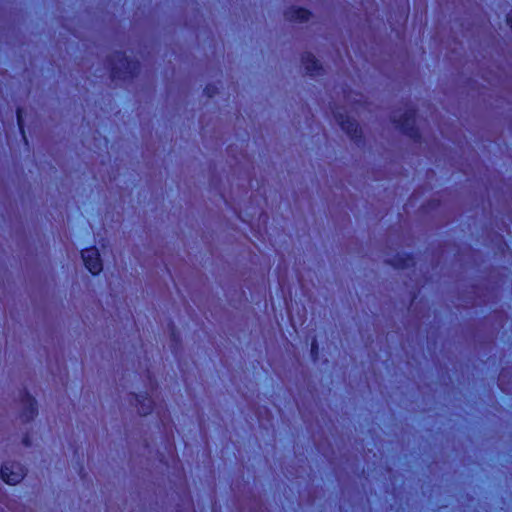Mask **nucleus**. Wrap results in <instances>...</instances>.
Listing matches in <instances>:
<instances>
[{
  "label": "nucleus",
  "mask_w": 512,
  "mask_h": 512,
  "mask_svg": "<svg viewBox=\"0 0 512 512\" xmlns=\"http://www.w3.org/2000/svg\"><path fill=\"white\" fill-rule=\"evenodd\" d=\"M106 60L109 65V76L112 82L130 83L140 73V62L127 56L124 51H114L107 56Z\"/></svg>",
  "instance_id": "1"
},
{
  "label": "nucleus",
  "mask_w": 512,
  "mask_h": 512,
  "mask_svg": "<svg viewBox=\"0 0 512 512\" xmlns=\"http://www.w3.org/2000/svg\"><path fill=\"white\" fill-rule=\"evenodd\" d=\"M416 111L412 107H406L401 115L394 113L392 121L400 131L415 141L420 139V133L415 126Z\"/></svg>",
  "instance_id": "2"
},
{
  "label": "nucleus",
  "mask_w": 512,
  "mask_h": 512,
  "mask_svg": "<svg viewBox=\"0 0 512 512\" xmlns=\"http://www.w3.org/2000/svg\"><path fill=\"white\" fill-rule=\"evenodd\" d=\"M26 472V468L16 461H6L0 467V477L8 485L20 483L26 476Z\"/></svg>",
  "instance_id": "3"
},
{
  "label": "nucleus",
  "mask_w": 512,
  "mask_h": 512,
  "mask_svg": "<svg viewBox=\"0 0 512 512\" xmlns=\"http://www.w3.org/2000/svg\"><path fill=\"white\" fill-rule=\"evenodd\" d=\"M21 403L23 407L19 417L24 424L31 423L38 415V403L35 397L24 388L21 392Z\"/></svg>",
  "instance_id": "4"
},
{
  "label": "nucleus",
  "mask_w": 512,
  "mask_h": 512,
  "mask_svg": "<svg viewBox=\"0 0 512 512\" xmlns=\"http://www.w3.org/2000/svg\"><path fill=\"white\" fill-rule=\"evenodd\" d=\"M81 258L85 268L94 276L99 275L103 270V263L100 252L96 246L86 247L81 250Z\"/></svg>",
  "instance_id": "5"
},
{
  "label": "nucleus",
  "mask_w": 512,
  "mask_h": 512,
  "mask_svg": "<svg viewBox=\"0 0 512 512\" xmlns=\"http://www.w3.org/2000/svg\"><path fill=\"white\" fill-rule=\"evenodd\" d=\"M128 398L130 402H135L139 415L147 416L152 413L154 409V401L147 392H130Z\"/></svg>",
  "instance_id": "6"
},
{
  "label": "nucleus",
  "mask_w": 512,
  "mask_h": 512,
  "mask_svg": "<svg viewBox=\"0 0 512 512\" xmlns=\"http://www.w3.org/2000/svg\"><path fill=\"white\" fill-rule=\"evenodd\" d=\"M339 125L342 130L347 133V135L354 140L355 142H359L362 137V131L359 127V124L356 120L350 118L349 116H344L341 113L337 112L335 115Z\"/></svg>",
  "instance_id": "7"
},
{
  "label": "nucleus",
  "mask_w": 512,
  "mask_h": 512,
  "mask_svg": "<svg viewBox=\"0 0 512 512\" xmlns=\"http://www.w3.org/2000/svg\"><path fill=\"white\" fill-rule=\"evenodd\" d=\"M283 16L291 23H305L310 20L312 12L308 8L292 5L284 10Z\"/></svg>",
  "instance_id": "8"
},
{
  "label": "nucleus",
  "mask_w": 512,
  "mask_h": 512,
  "mask_svg": "<svg viewBox=\"0 0 512 512\" xmlns=\"http://www.w3.org/2000/svg\"><path fill=\"white\" fill-rule=\"evenodd\" d=\"M300 61L307 75H320V60L317 59L311 52H303L300 56Z\"/></svg>",
  "instance_id": "9"
},
{
  "label": "nucleus",
  "mask_w": 512,
  "mask_h": 512,
  "mask_svg": "<svg viewBox=\"0 0 512 512\" xmlns=\"http://www.w3.org/2000/svg\"><path fill=\"white\" fill-rule=\"evenodd\" d=\"M387 262L397 269H405L414 265V260L409 255L397 254L392 260H387Z\"/></svg>",
  "instance_id": "10"
},
{
  "label": "nucleus",
  "mask_w": 512,
  "mask_h": 512,
  "mask_svg": "<svg viewBox=\"0 0 512 512\" xmlns=\"http://www.w3.org/2000/svg\"><path fill=\"white\" fill-rule=\"evenodd\" d=\"M16 121L18 130L24 139L25 143H27L26 133H25V121H24V109L22 107H17L16 109Z\"/></svg>",
  "instance_id": "11"
},
{
  "label": "nucleus",
  "mask_w": 512,
  "mask_h": 512,
  "mask_svg": "<svg viewBox=\"0 0 512 512\" xmlns=\"http://www.w3.org/2000/svg\"><path fill=\"white\" fill-rule=\"evenodd\" d=\"M310 354L314 361H317L320 357V348L316 337L311 341Z\"/></svg>",
  "instance_id": "12"
},
{
  "label": "nucleus",
  "mask_w": 512,
  "mask_h": 512,
  "mask_svg": "<svg viewBox=\"0 0 512 512\" xmlns=\"http://www.w3.org/2000/svg\"><path fill=\"white\" fill-rule=\"evenodd\" d=\"M218 93V88L215 84H206V86L203 89V94L207 98H213Z\"/></svg>",
  "instance_id": "13"
},
{
  "label": "nucleus",
  "mask_w": 512,
  "mask_h": 512,
  "mask_svg": "<svg viewBox=\"0 0 512 512\" xmlns=\"http://www.w3.org/2000/svg\"><path fill=\"white\" fill-rule=\"evenodd\" d=\"M170 324H171V338L173 341L179 342L180 341L179 333L176 331L174 323L171 322Z\"/></svg>",
  "instance_id": "14"
},
{
  "label": "nucleus",
  "mask_w": 512,
  "mask_h": 512,
  "mask_svg": "<svg viewBox=\"0 0 512 512\" xmlns=\"http://www.w3.org/2000/svg\"><path fill=\"white\" fill-rule=\"evenodd\" d=\"M22 443L25 447H30L32 444L31 437L28 433L24 434L22 437Z\"/></svg>",
  "instance_id": "15"
},
{
  "label": "nucleus",
  "mask_w": 512,
  "mask_h": 512,
  "mask_svg": "<svg viewBox=\"0 0 512 512\" xmlns=\"http://www.w3.org/2000/svg\"><path fill=\"white\" fill-rule=\"evenodd\" d=\"M506 21H507V24L510 26V28L512 29V12L508 13L507 14V17H506Z\"/></svg>",
  "instance_id": "16"
}]
</instances>
